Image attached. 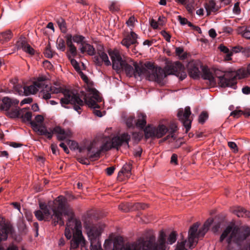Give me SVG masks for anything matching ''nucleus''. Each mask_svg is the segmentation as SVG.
<instances>
[{
    "label": "nucleus",
    "mask_w": 250,
    "mask_h": 250,
    "mask_svg": "<svg viewBox=\"0 0 250 250\" xmlns=\"http://www.w3.org/2000/svg\"><path fill=\"white\" fill-rule=\"evenodd\" d=\"M177 234L175 231H172L169 235L167 238V242L168 244L171 245L175 243L176 240Z\"/></svg>",
    "instance_id": "44"
},
{
    "label": "nucleus",
    "mask_w": 250,
    "mask_h": 250,
    "mask_svg": "<svg viewBox=\"0 0 250 250\" xmlns=\"http://www.w3.org/2000/svg\"><path fill=\"white\" fill-rule=\"evenodd\" d=\"M19 103V101L16 99L4 97L2 98L1 102L0 103V110L6 111L10 108L18 105Z\"/></svg>",
    "instance_id": "18"
},
{
    "label": "nucleus",
    "mask_w": 250,
    "mask_h": 250,
    "mask_svg": "<svg viewBox=\"0 0 250 250\" xmlns=\"http://www.w3.org/2000/svg\"><path fill=\"white\" fill-rule=\"evenodd\" d=\"M131 165L129 163L125 164L123 167L122 169L118 173V177L121 176L122 175H124L126 178H129L131 173Z\"/></svg>",
    "instance_id": "32"
},
{
    "label": "nucleus",
    "mask_w": 250,
    "mask_h": 250,
    "mask_svg": "<svg viewBox=\"0 0 250 250\" xmlns=\"http://www.w3.org/2000/svg\"><path fill=\"white\" fill-rule=\"evenodd\" d=\"M205 8L208 14L211 12H216L219 9V7L216 5L215 2L213 0H209L208 3L206 4Z\"/></svg>",
    "instance_id": "33"
},
{
    "label": "nucleus",
    "mask_w": 250,
    "mask_h": 250,
    "mask_svg": "<svg viewBox=\"0 0 250 250\" xmlns=\"http://www.w3.org/2000/svg\"><path fill=\"white\" fill-rule=\"evenodd\" d=\"M186 9L188 12L192 14L194 11V2L193 0H188L186 4Z\"/></svg>",
    "instance_id": "40"
},
{
    "label": "nucleus",
    "mask_w": 250,
    "mask_h": 250,
    "mask_svg": "<svg viewBox=\"0 0 250 250\" xmlns=\"http://www.w3.org/2000/svg\"><path fill=\"white\" fill-rule=\"evenodd\" d=\"M21 113L20 118H21L23 122H29L31 124L32 119V112L28 111L25 108L21 109Z\"/></svg>",
    "instance_id": "30"
},
{
    "label": "nucleus",
    "mask_w": 250,
    "mask_h": 250,
    "mask_svg": "<svg viewBox=\"0 0 250 250\" xmlns=\"http://www.w3.org/2000/svg\"><path fill=\"white\" fill-rule=\"evenodd\" d=\"M199 64L196 62H191L188 65V71L189 74L194 79L199 76L200 70L199 69Z\"/></svg>",
    "instance_id": "23"
},
{
    "label": "nucleus",
    "mask_w": 250,
    "mask_h": 250,
    "mask_svg": "<svg viewBox=\"0 0 250 250\" xmlns=\"http://www.w3.org/2000/svg\"><path fill=\"white\" fill-rule=\"evenodd\" d=\"M233 12L236 14H239L240 12V9L239 6V3H236L233 7Z\"/></svg>",
    "instance_id": "62"
},
{
    "label": "nucleus",
    "mask_w": 250,
    "mask_h": 250,
    "mask_svg": "<svg viewBox=\"0 0 250 250\" xmlns=\"http://www.w3.org/2000/svg\"><path fill=\"white\" fill-rule=\"evenodd\" d=\"M137 35L134 32L131 31L130 34L126 35L121 42V44L128 48L131 45L136 46L138 44L137 42Z\"/></svg>",
    "instance_id": "19"
},
{
    "label": "nucleus",
    "mask_w": 250,
    "mask_h": 250,
    "mask_svg": "<svg viewBox=\"0 0 250 250\" xmlns=\"http://www.w3.org/2000/svg\"><path fill=\"white\" fill-rule=\"evenodd\" d=\"M229 72V70L228 71H223L219 69H216L214 71L215 76L218 78V84L219 86H220L222 87H228L229 86H223L222 84V81H224V82H225V83L228 85L229 83V76H226L225 74H226L227 73Z\"/></svg>",
    "instance_id": "21"
},
{
    "label": "nucleus",
    "mask_w": 250,
    "mask_h": 250,
    "mask_svg": "<svg viewBox=\"0 0 250 250\" xmlns=\"http://www.w3.org/2000/svg\"><path fill=\"white\" fill-rule=\"evenodd\" d=\"M190 115V108L189 106L186 107L184 110L183 109H180L177 113V117L184 126L186 133H187L191 128L192 121L189 118Z\"/></svg>",
    "instance_id": "16"
},
{
    "label": "nucleus",
    "mask_w": 250,
    "mask_h": 250,
    "mask_svg": "<svg viewBox=\"0 0 250 250\" xmlns=\"http://www.w3.org/2000/svg\"><path fill=\"white\" fill-rule=\"evenodd\" d=\"M13 36L12 32L10 30L0 33V42L2 43L7 42Z\"/></svg>",
    "instance_id": "34"
},
{
    "label": "nucleus",
    "mask_w": 250,
    "mask_h": 250,
    "mask_svg": "<svg viewBox=\"0 0 250 250\" xmlns=\"http://www.w3.org/2000/svg\"><path fill=\"white\" fill-rule=\"evenodd\" d=\"M187 247H189L188 241L187 242L186 240H184L180 242L179 241L177 242L175 250H188Z\"/></svg>",
    "instance_id": "37"
},
{
    "label": "nucleus",
    "mask_w": 250,
    "mask_h": 250,
    "mask_svg": "<svg viewBox=\"0 0 250 250\" xmlns=\"http://www.w3.org/2000/svg\"><path fill=\"white\" fill-rule=\"evenodd\" d=\"M170 163L172 164H177V156L175 154H173L171 157Z\"/></svg>",
    "instance_id": "60"
},
{
    "label": "nucleus",
    "mask_w": 250,
    "mask_h": 250,
    "mask_svg": "<svg viewBox=\"0 0 250 250\" xmlns=\"http://www.w3.org/2000/svg\"><path fill=\"white\" fill-rule=\"evenodd\" d=\"M239 32L242 36L246 39H250V31L244 27H242L239 29Z\"/></svg>",
    "instance_id": "42"
},
{
    "label": "nucleus",
    "mask_w": 250,
    "mask_h": 250,
    "mask_svg": "<svg viewBox=\"0 0 250 250\" xmlns=\"http://www.w3.org/2000/svg\"><path fill=\"white\" fill-rule=\"evenodd\" d=\"M135 21V18L134 17H131L126 21V24L128 26H133Z\"/></svg>",
    "instance_id": "55"
},
{
    "label": "nucleus",
    "mask_w": 250,
    "mask_h": 250,
    "mask_svg": "<svg viewBox=\"0 0 250 250\" xmlns=\"http://www.w3.org/2000/svg\"><path fill=\"white\" fill-rule=\"evenodd\" d=\"M209 35L212 38H214L216 36V31L214 29H211L208 31Z\"/></svg>",
    "instance_id": "63"
},
{
    "label": "nucleus",
    "mask_w": 250,
    "mask_h": 250,
    "mask_svg": "<svg viewBox=\"0 0 250 250\" xmlns=\"http://www.w3.org/2000/svg\"><path fill=\"white\" fill-rule=\"evenodd\" d=\"M212 222V219L207 220L198 231V229L200 225L198 222L190 227L188 235V245L190 249H192L196 246L199 238L205 235Z\"/></svg>",
    "instance_id": "9"
},
{
    "label": "nucleus",
    "mask_w": 250,
    "mask_h": 250,
    "mask_svg": "<svg viewBox=\"0 0 250 250\" xmlns=\"http://www.w3.org/2000/svg\"><path fill=\"white\" fill-rule=\"evenodd\" d=\"M228 146L233 150V152H236L238 151V147L236 144L233 142H229Z\"/></svg>",
    "instance_id": "53"
},
{
    "label": "nucleus",
    "mask_w": 250,
    "mask_h": 250,
    "mask_svg": "<svg viewBox=\"0 0 250 250\" xmlns=\"http://www.w3.org/2000/svg\"><path fill=\"white\" fill-rule=\"evenodd\" d=\"M243 111L241 110H235L231 112L230 116H232L235 118H238L242 115Z\"/></svg>",
    "instance_id": "51"
},
{
    "label": "nucleus",
    "mask_w": 250,
    "mask_h": 250,
    "mask_svg": "<svg viewBox=\"0 0 250 250\" xmlns=\"http://www.w3.org/2000/svg\"><path fill=\"white\" fill-rule=\"evenodd\" d=\"M57 23L62 32L65 33L67 32V27L65 21L62 18L56 19Z\"/></svg>",
    "instance_id": "36"
},
{
    "label": "nucleus",
    "mask_w": 250,
    "mask_h": 250,
    "mask_svg": "<svg viewBox=\"0 0 250 250\" xmlns=\"http://www.w3.org/2000/svg\"><path fill=\"white\" fill-rule=\"evenodd\" d=\"M84 227L90 241L91 250H103L100 242V237L104 228V225L101 224L92 225L85 223Z\"/></svg>",
    "instance_id": "7"
},
{
    "label": "nucleus",
    "mask_w": 250,
    "mask_h": 250,
    "mask_svg": "<svg viewBox=\"0 0 250 250\" xmlns=\"http://www.w3.org/2000/svg\"><path fill=\"white\" fill-rule=\"evenodd\" d=\"M21 109L17 107V105L16 106H13L11 108V109H9L7 110L6 112V114L7 116L11 118H20V113H21Z\"/></svg>",
    "instance_id": "31"
},
{
    "label": "nucleus",
    "mask_w": 250,
    "mask_h": 250,
    "mask_svg": "<svg viewBox=\"0 0 250 250\" xmlns=\"http://www.w3.org/2000/svg\"><path fill=\"white\" fill-rule=\"evenodd\" d=\"M146 124V116L143 113H138L136 121V126L139 128H144Z\"/></svg>",
    "instance_id": "26"
},
{
    "label": "nucleus",
    "mask_w": 250,
    "mask_h": 250,
    "mask_svg": "<svg viewBox=\"0 0 250 250\" xmlns=\"http://www.w3.org/2000/svg\"><path fill=\"white\" fill-rule=\"evenodd\" d=\"M93 144H91L87 147V157L91 161L98 160L100 157L101 150L100 149L95 151L93 148Z\"/></svg>",
    "instance_id": "24"
},
{
    "label": "nucleus",
    "mask_w": 250,
    "mask_h": 250,
    "mask_svg": "<svg viewBox=\"0 0 250 250\" xmlns=\"http://www.w3.org/2000/svg\"><path fill=\"white\" fill-rule=\"evenodd\" d=\"M93 60L95 64L100 66H102L103 63L106 66H109L111 64L107 54L101 51H99L98 54L94 57Z\"/></svg>",
    "instance_id": "17"
},
{
    "label": "nucleus",
    "mask_w": 250,
    "mask_h": 250,
    "mask_svg": "<svg viewBox=\"0 0 250 250\" xmlns=\"http://www.w3.org/2000/svg\"><path fill=\"white\" fill-rule=\"evenodd\" d=\"M126 126L128 128H134L136 126V121L134 116H129L125 121Z\"/></svg>",
    "instance_id": "38"
},
{
    "label": "nucleus",
    "mask_w": 250,
    "mask_h": 250,
    "mask_svg": "<svg viewBox=\"0 0 250 250\" xmlns=\"http://www.w3.org/2000/svg\"><path fill=\"white\" fill-rule=\"evenodd\" d=\"M242 92L245 94H250V87L246 86L244 87L242 89Z\"/></svg>",
    "instance_id": "64"
},
{
    "label": "nucleus",
    "mask_w": 250,
    "mask_h": 250,
    "mask_svg": "<svg viewBox=\"0 0 250 250\" xmlns=\"http://www.w3.org/2000/svg\"><path fill=\"white\" fill-rule=\"evenodd\" d=\"M166 235L163 230L160 231L157 241L155 236L151 235L141 237L135 241L126 243L120 250H166Z\"/></svg>",
    "instance_id": "4"
},
{
    "label": "nucleus",
    "mask_w": 250,
    "mask_h": 250,
    "mask_svg": "<svg viewBox=\"0 0 250 250\" xmlns=\"http://www.w3.org/2000/svg\"><path fill=\"white\" fill-rule=\"evenodd\" d=\"M208 118V114L206 112H202L200 115L198 119L199 122L203 124Z\"/></svg>",
    "instance_id": "46"
},
{
    "label": "nucleus",
    "mask_w": 250,
    "mask_h": 250,
    "mask_svg": "<svg viewBox=\"0 0 250 250\" xmlns=\"http://www.w3.org/2000/svg\"><path fill=\"white\" fill-rule=\"evenodd\" d=\"M59 93H62L63 95L60 101L62 107L67 108V105L71 104L73 105L74 109L80 114L82 112V107L85 103L88 107L94 109L93 112L95 115L99 117L103 116L101 111L96 109L100 108L98 103L102 101V97L96 89L88 87L86 88V93L83 91L81 92L82 96L80 98L72 91L62 88L57 83L53 86L47 87L42 91V95L44 98L47 99L53 97L52 94Z\"/></svg>",
    "instance_id": "1"
},
{
    "label": "nucleus",
    "mask_w": 250,
    "mask_h": 250,
    "mask_svg": "<svg viewBox=\"0 0 250 250\" xmlns=\"http://www.w3.org/2000/svg\"><path fill=\"white\" fill-rule=\"evenodd\" d=\"M44 120L43 117L41 115H38L35 117V121L31 122V125L34 130V131L38 133L39 135H40V132L35 129V127L37 126H43L44 127H46L44 125H43L42 123L43 122Z\"/></svg>",
    "instance_id": "27"
},
{
    "label": "nucleus",
    "mask_w": 250,
    "mask_h": 250,
    "mask_svg": "<svg viewBox=\"0 0 250 250\" xmlns=\"http://www.w3.org/2000/svg\"><path fill=\"white\" fill-rule=\"evenodd\" d=\"M105 170L108 175H111L115 170V167H108L106 168Z\"/></svg>",
    "instance_id": "57"
},
{
    "label": "nucleus",
    "mask_w": 250,
    "mask_h": 250,
    "mask_svg": "<svg viewBox=\"0 0 250 250\" xmlns=\"http://www.w3.org/2000/svg\"><path fill=\"white\" fill-rule=\"evenodd\" d=\"M32 102V99L29 98H25L22 100L21 102V105H22L24 104H30Z\"/></svg>",
    "instance_id": "61"
},
{
    "label": "nucleus",
    "mask_w": 250,
    "mask_h": 250,
    "mask_svg": "<svg viewBox=\"0 0 250 250\" xmlns=\"http://www.w3.org/2000/svg\"><path fill=\"white\" fill-rule=\"evenodd\" d=\"M232 212L238 217L250 218V212L242 207H236Z\"/></svg>",
    "instance_id": "28"
},
{
    "label": "nucleus",
    "mask_w": 250,
    "mask_h": 250,
    "mask_svg": "<svg viewBox=\"0 0 250 250\" xmlns=\"http://www.w3.org/2000/svg\"><path fill=\"white\" fill-rule=\"evenodd\" d=\"M48 78L46 76L41 75L39 76L35 82H34L33 84L29 86H22L20 84H15L14 83L13 88L15 90V91L21 96H27L30 94H34L36 93L39 89L43 88L40 93V96L42 97L43 99L47 100V99L44 98L42 95V91L45 89H46L47 87L53 86L55 85L56 84L58 83L62 88L61 83L59 82H55L53 85H50L46 84V82ZM47 100H48V99H47Z\"/></svg>",
    "instance_id": "6"
},
{
    "label": "nucleus",
    "mask_w": 250,
    "mask_h": 250,
    "mask_svg": "<svg viewBox=\"0 0 250 250\" xmlns=\"http://www.w3.org/2000/svg\"><path fill=\"white\" fill-rule=\"evenodd\" d=\"M12 228L5 224H0V242L5 241L7 239L8 234L11 232ZM0 250H4L3 248L0 245Z\"/></svg>",
    "instance_id": "22"
},
{
    "label": "nucleus",
    "mask_w": 250,
    "mask_h": 250,
    "mask_svg": "<svg viewBox=\"0 0 250 250\" xmlns=\"http://www.w3.org/2000/svg\"><path fill=\"white\" fill-rule=\"evenodd\" d=\"M161 34L167 42H170L171 36L165 30H163L161 32Z\"/></svg>",
    "instance_id": "52"
},
{
    "label": "nucleus",
    "mask_w": 250,
    "mask_h": 250,
    "mask_svg": "<svg viewBox=\"0 0 250 250\" xmlns=\"http://www.w3.org/2000/svg\"><path fill=\"white\" fill-rule=\"evenodd\" d=\"M219 49L221 52L226 54L225 56H224V59L226 61H228L231 60V56L232 55V53L229 50L228 47L223 44H221L219 46Z\"/></svg>",
    "instance_id": "35"
},
{
    "label": "nucleus",
    "mask_w": 250,
    "mask_h": 250,
    "mask_svg": "<svg viewBox=\"0 0 250 250\" xmlns=\"http://www.w3.org/2000/svg\"><path fill=\"white\" fill-rule=\"evenodd\" d=\"M166 19L165 17H159L158 18V22L159 25L163 26L166 22Z\"/></svg>",
    "instance_id": "58"
},
{
    "label": "nucleus",
    "mask_w": 250,
    "mask_h": 250,
    "mask_svg": "<svg viewBox=\"0 0 250 250\" xmlns=\"http://www.w3.org/2000/svg\"><path fill=\"white\" fill-rule=\"evenodd\" d=\"M61 147H62L64 151L66 153H69V150L67 146L64 143H60V144L59 145Z\"/></svg>",
    "instance_id": "59"
},
{
    "label": "nucleus",
    "mask_w": 250,
    "mask_h": 250,
    "mask_svg": "<svg viewBox=\"0 0 250 250\" xmlns=\"http://www.w3.org/2000/svg\"><path fill=\"white\" fill-rule=\"evenodd\" d=\"M202 77L204 80H207L209 81V84L211 85H214L216 84V81L210 70L206 67L202 68Z\"/></svg>",
    "instance_id": "25"
},
{
    "label": "nucleus",
    "mask_w": 250,
    "mask_h": 250,
    "mask_svg": "<svg viewBox=\"0 0 250 250\" xmlns=\"http://www.w3.org/2000/svg\"><path fill=\"white\" fill-rule=\"evenodd\" d=\"M81 53L86 52L89 56H93L95 54V49L94 47L89 43H84L80 48Z\"/></svg>",
    "instance_id": "29"
},
{
    "label": "nucleus",
    "mask_w": 250,
    "mask_h": 250,
    "mask_svg": "<svg viewBox=\"0 0 250 250\" xmlns=\"http://www.w3.org/2000/svg\"><path fill=\"white\" fill-rule=\"evenodd\" d=\"M109 8L110 11L112 12H116L119 10L120 7L119 5L115 2H113L109 7Z\"/></svg>",
    "instance_id": "49"
},
{
    "label": "nucleus",
    "mask_w": 250,
    "mask_h": 250,
    "mask_svg": "<svg viewBox=\"0 0 250 250\" xmlns=\"http://www.w3.org/2000/svg\"><path fill=\"white\" fill-rule=\"evenodd\" d=\"M54 54L55 52L51 49L50 45H48L46 47V49L44 51L45 56L47 58H51L54 56Z\"/></svg>",
    "instance_id": "45"
},
{
    "label": "nucleus",
    "mask_w": 250,
    "mask_h": 250,
    "mask_svg": "<svg viewBox=\"0 0 250 250\" xmlns=\"http://www.w3.org/2000/svg\"><path fill=\"white\" fill-rule=\"evenodd\" d=\"M122 71H124L127 76L134 77L135 78H146L149 81L157 83L162 82L163 78L166 76L164 70L161 67H155L150 62L145 64L138 63L130 58L126 59Z\"/></svg>",
    "instance_id": "3"
},
{
    "label": "nucleus",
    "mask_w": 250,
    "mask_h": 250,
    "mask_svg": "<svg viewBox=\"0 0 250 250\" xmlns=\"http://www.w3.org/2000/svg\"><path fill=\"white\" fill-rule=\"evenodd\" d=\"M247 236V238L250 235V227L247 226H242L239 228Z\"/></svg>",
    "instance_id": "48"
},
{
    "label": "nucleus",
    "mask_w": 250,
    "mask_h": 250,
    "mask_svg": "<svg viewBox=\"0 0 250 250\" xmlns=\"http://www.w3.org/2000/svg\"><path fill=\"white\" fill-rule=\"evenodd\" d=\"M108 54L112 61V68L118 73L122 71L126 60L122 59L120 53L117 49L108 50Z\"/></svg>",
    "instance_id": "15"
},
{
    "label": "nucleus",
    "mask_w": 250,
    "mask_h": 250,
    "mask_svg": "<svg viewBox=\"0 0 250 250\" xmlns=\"http://www.w3.org/2000/svg\"><path fill=\"white\" fill-rule=\"evenodd\" d=\"M68 51L71 58L75 57L77 55V48L75 45L68 47Z\"/></svg>",
    "instance_id": "50"
},
{
    "label": "nucleus",
    "mask_w": 250,
    "mask_h": 250,
    "mask_svg": "<svg viewBox=\"0 0 250 250\" xmlns=\"http://www.w3.org/2000/svg\"><path fill=\"white\" fill-rule=\"evenodd\" d=\"M150 25H151V27L153 29H157L158 28V26H159V24L158 21H156L154 19H151L150 21Z\"/></svg>",
    "instance_id": "54"
},
{
    "label": "nucleus",
    "mask_w": 250,
    "mask_h": 250,
    "mask_svg": "<svg viewBox=\"0 0 250 250\" xmlns=\"http://www.w3.org/2000/svg\"><path fill=\"white\" fill-rule=\"evenodd\" d=\"M131 139V136L127 132L122 133L120 135L114 137L111 140L110 138H107L105 142L100 147V149L102 151H107L112 148H115L117 149L123 146L125 148H128L129 142Z\"/></svg>",
    "instance_id": "10"
},
{
    "label": "nucleus",
    "mask_w": 250,
    "mask_h": 250,
    "mask_svg": "<svg viewBox=\"0 0 250 250\" xmlns=\"http://www.w3.org/2000/svg\"><path fill=\"white\" fill-rule=\"evenodd\" d=\"M52 152L54 154L57 155L58 154V147L55 144H52L51 146Z\"/></svg>",
    "instance_id": "56"
},
{
    "label": "nucleus",
    "mask_w": 250,
    "mask_h": 250,
    "mask_svg": "<svg viewBox=\"0 0 250 250\" xmlns=\"http://www.w3.org/2000/svg\"><path fill=\"white\" fill-rule=\"evenodd\" d=\"M35 129L39 131L40 135H44L48 139L52 138L54 133L57 134V139L59 141H62L67 137L71 136L72 133L70 130H65L59 126H56L53 129L49 128L47 129L46 127L43 126H38L36 125Z\"/></svg>",
    "instance_id": "12"
},
{
    "label": "nucleus",
    "mask_w": 250,
    "mask_h": 250,
    "mask_svg": "<svg viewBox=\"0 0 250 250\" xmlns=\"http://www.w3.org/2000/svg\"><path fill=\"white\" fill-rule=\"evenodd\" d=\"M67 57L69 59V60L70 61L71 64L73 66V67L75 68V69L78 71L80 70V67L79 66V64L78 62L75 60L74 59H73V57L71 58V56L70 55H67Z\"/></svg>",
    "instance_id": "43"
},
{
    "label": "nucleus",
    "mask_w": 250,
    "mask_h": 250,
    "mask_svg": "<svg viewBox=\"0 0 250 250\" xmlns=\"http://www.w3.org/2000/svg\"><path fill=\"white\" fill-rule=\"evenodd\" d=\"M162 69L164 70L166 76L163 78L162 82L158 83L161 85L164 84L163 80L167 74L174 75L179 77L181 80L185 79L187 77V73L185 71L184 66L179 62H176L169 65H167L165 67V70Z\"/></svg>",
    "instance_id": "13"
},
{
    "label": "nucleus",
    "mask_w": 250,
    "mask_h": 250,
    "mask_svg": "<svg viewBox=\"0 0 250 250\" xmlns=\"http://www.w3.org/2000/svg\"><path fill=\"white\" fill-rule=\"evenodd\" d=\"M40 209L35 211V215L39 221H49L52 220L54 226L59 224L63 226L64 222L62 215L68 218L73 214L72 208L67 205L66 199L62 196H58L53 201H49L47 204L41 202Z\"/></svg>",
    "instance_id": "2"
},
{
    "label": "nucleus",
    "mask_w": 250,
    "mask_h": 250,
    "mask_svg": "<svg viewBox=\"0 0 250 250\" xmlns=\"http://www.w3.org/2000/svg\"><path fill=\"white\" fill-rule=\"evenodd\" d=\"M248 75L249 74L247 70L244 68L239 69L237 71L230 69L229 72H228L226 74H225L227 77L229 76V84H227L224 81H222V84L223 86H229V87L235 89L237 87V79H241L247 77Z\"/></svg>",
    "instance_id": "14"
},
{
    "label": "nucleus",
    "mask_w": 250,
    "mask_h": 250,
    "mask_svg": "<svg viewBox=\"0 0 250 250\" xmlns=\"http://www.w3.org/2000/svg\"><path fill=\"white\" fill-rule=\"evenodd\" d=\"M73 41L77 43H81V45L84 43V37L82 35H75L72 36Z\"/></svg>",
    "instance_id": "41"
},
{
    "label": "nucleus",
    "mask_w": 250,
    "mask_h": 250,
    "mask_svg": "<svg viewBox=\"0 0 250 250\" xmlns=\"http://www.w3.org/2000/svg\"><path fill=\"white\" fill-rule=\"evenodd\" d=\"M230 233L229 237L227 239V242L229 244H230L232 240L234 241L236 244H239L247 239V236L245 235L239 227L237 226L232 227L229 226L226 228L221 234L220 238V241L222 242Z\"/></svg>",
    "instance_id": "11"
},
{
    "label": "nucleus",
    "mask_w": 250,
    "mask_h": 250,
    "mask_svg": "<svg viewBox=\"0 0 250 250\" xmlns=\"http://www.w3.org/2000/svg\"><path fill=\"white\" fill-rule=\"evenodd\" d=\"M56 46L60 51H64L66 48L64 40L62 38H58L56 42Z\"/></svg>",
    "instance_id": "39"
},
{
    "label": "nucleus",
    "mask_w": 250,
    "mask_h": 250,
    "mask_svg": "<svg viewBox=\"0 0 250 250\" xmlns=\"http://www.w3.org/2000/svg\"><path fill=\"white\" fill-rule=\"evenodd\" d=\"M177 130V125L175 123H171L168 128L164 125H159L158 126L148 125L144 130L145 135L146 138L155 137L160 138L165 135L167 132L169 135L166 138H174V133Z\"/></svg>",
    "instance_id": "8"
},
{
    "label": "nucleus",
    "mask_w": 250,
    "mask_h": 250,
    "mask_svg": "<svg viewBox=\"0 0 250 250\" xmlns=\"http://www.w3.org/2000/svg\"><path fill=\"white\" fill-rule=\"evenodd\" d=\"M64 235L68 240L73 236L70 241V250H77L79 246L82 248L85 247V240L82 234V223L74 218V214L68 219Z\"/></svg>",
    "instance_id": "5"
},
{
    "label": "nucleus",
    "mask_w": 250,
    "mask_h": 250,
    "mask_svg": "<svg viewBox=\"0 0 250 250\" xmlns=\"http://www.w3.org/2000/svg\"><path fill=\"white\" fill-rule=\"evenodd\" d=\"M65 38L66 39V44L68 47L74 45L72 42V41H73L72 39V36L71 34H67L65 36Z\"/></svg>",
    "instance_id": "47"
},
{
    "label": "nucleus",
    "mask_w": 250,
    "mask_h": 250,
    "mask_svg": "<svg viewBox=\"0 0 250 250\" xmlns=\"http://www.w3.org/2000/svg\"><path fill=\"white\" fill-rule=\"evenodd\" d=\"M16 46L17 49H22L23 51L30 55L34 54V49L27 43L24 38L19 39L16 44Z\"/></svg>",
    "instance_id": "20"
}]
</instances>
